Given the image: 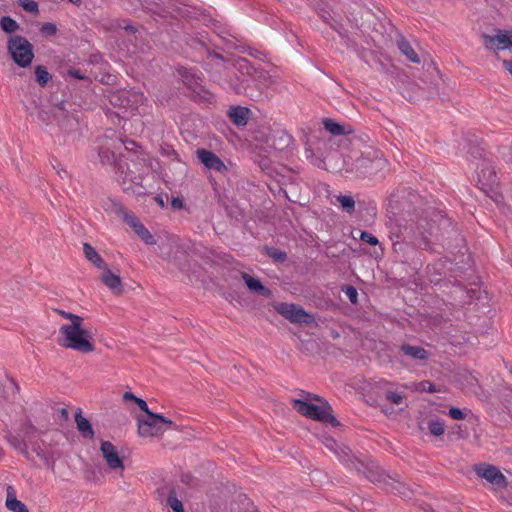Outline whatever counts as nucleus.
<instances>
[{"instance_id": "f257e3e1", "label": "nucleus", "mask_w": 512, "mask_h": 512, "mask_svg": "<svg viewBox=\"0 0 512 512\" xmlns=\"http://www.w3.org/2000/svg\"><path fill=\"white\" fill-rule=\"evenodd\" d=\"M385 226L393 254L402 262L412 260L418 250L431 249L437 229L448 249L459 248L464 242L457 225L432 207L389 216Z\"/></svg>"}, {"instance_id": "f03ea898", "label": "nucleus", "mask_w": 512, "mask_h": 512, "mask_svg": "<svg viewBox=\"0 0 512 512\" xmlns=\"http://www.w3.org/2000/svg\"><path fill=\"white\" fill-rule=\"evenodd\" d=\"M158 161L148 153L140 151L125 165H118L116 175L123 191L131 195H144L146 188L143 185L145 175L157 172Z\"/></svg>"}, {"instance_id": "7ed1b4c3", "label": "nucleus", "mask_w": 512, "mask_h": 512, "mask_svg": "<svg viewBox=\"0 0 512 512\" xmlns=\"http://www.w3.org/2000/svg\"><path fill=\"white\" fill-rule=\"evenodd\" d=\"M53 98H26L23 103L27 111L39 122L45 125L52 124L55 120L60 126L74 128L78 120L69 116L66 106L69 104L66 100L52 101Z\"/></svg>"}, {"instance_id": "20e7f679", "label": "nucleus", "mask_w": 512, "mask_h": 512, "mask_svg": "<svg viewBox=\"0 0 512 512\" xmlns=\"http://www.w3.org/2000/svg\"><path fill=\"white\" fill-rule=\"evenodd\" d=\"M84 319L74 323L63 324L59 328L58 344L61 347L82 353L94 351L91 334L83 327Z\"/></svg>"}, {"instance_id": "39448f33", "label": "nucleus", "mask_w": 512, "mask_h": 512, "mask_svg": "<svg viewBox=\"0 0 512 512\" xmlns=\"http://www.w3.org/2000/svg\"><path fill=\"white\" fill-rule=\"evenodd\" d=\"M476 181L479 188L489 196L496 204H501L504 197L499 190V179L493 161L484 158L476 168Z\"/></svg>"}, {"instance_id": "423d86ee", "label": "nucleus", "mask_w": 512, "mask_h": 512, "mask_svg": "<svg viewBox=\"0 0 512 512\" xmlns=\"http://www.w3.org/2000/svg\"><path fill=\"white\" fill-rule=\"evenodd\" d=\"M292 406L301 415L319 421L329 423L333 427H339L341 424L333 415V408L329 402L315 404L304 400H292Z\"/></svg>"}, {"instance_id": "0eeeda50", "label": "nucleus", "mask_w": 512, "mask_h": 512, "mask_svg": "<svg viewBox=\"0 0 512 512\" xmlns=\"http://www.w3.org/2000/svg\"><path fill=\"white\" fill-rule=\"evenodd\" d=\"M338 460L349 470L355 471L359 475H363L369 480L370 471L374 470L377 463L370 458H359L352 453L347 446L339 447L336 450Z\"/></svg>"}, {"instance_id": "6e6552de", "label": "nucleus", "mask_w": 512, "mask_h": 512, "mask_svg": "<svg viewBox=\"0 0 512 512\" xmlns=\"http://www.w3.org/2000/svg\"><path fill=\"white\" fill-rule=\"evenodd\" d=\"M7 51L12 60L22 68L28 67L34 58L33 45L20 35L8 38Z\"/></svg>"}, {"instance_id": "1a4fd4ad", "label": "nucleus", "mask_w": 512, "mask_h": 512, "mask_svg": "<svg viewBox=\"0 0 512 512\" xmlns=\"http://www.w3.org/2000/svg\"><path fill=\"white\" fill-rule=\"evenodd\" d=\"M387 161L374 152L362 155L354 160L351 170L358 178H372L386 167Z\"/></svg>"}, {"instance_id": "9d476101", "label": "nucleus", "mask_w": 512, "mask_h": 512, "mask_svg": "<svg viewBox=\"0 0 512 512\" xmlns=\"http://www.w3.org/2000/svg\"><path fill=\"white\" fill-rule=\"evenodd\" d=\"M171 424V420L151 412L137 418L138 435L142 438L157 437L164 433Z\"/></svg>"}, {"instance_id": "9b49d317", "label": "nucleus", "mask_w": 512, "mask_h": 512, "mask_svg": "<svg viewBox=\"0 0 512 512\" xmlns=\"http://www.w3.org/2000/svg\"><path fill=\"white\" fill-rule=\"evenodd\" d=\"M369 481L382 484L390 493L400 495L402 497H409V489L407 486L403 482L386 474L378 464L374 470L370 471Z\"/></svg>"}, {"instance_id": "f8f14e48", "label": "nucleus", "mask_w": 512, "mask_h": 512, "mask_svg": "<svg viewBox=\"0 0 512 512\" xmlns=\"http://www.w3.org/2000/svg\"><path fill=\"white\" fill-rule=\"evenodd\" d=\"M111 107H106L107 115H115L117 118L127 120L137 114H141L140 106L136 105V98H111Z\"/></svg>"}, {"instance_id": "ddd939ff", "label": "nucleus", "mask_w": 512, "mask_h": 512, "mask_svg": "<svg viewBox=\"0 0 512 512\" xmlns=\"http://www.w3.org/2000/svg\"><path fill=\"white\" fill-rule=\"evenodd\" d=\"M275 309L280 315L289 320L291 323L309 324L313 320V317L302 307L293 303H279Z\"/></svg>"}, {"instance_id": "4468645a", "label": "nucleus", "mask_w": 512, "mask_h": 512, "mask_svg": "<svg viewBox=\"0 0 512 512\" xmlns=\"http://www.w3.org/2000/svg\"><path fill=\"white\" fill-rule=\"evenodd\" d=\"M495 31L496 34L493 36L488 34L482 35L485 48L492 51L512 50V31L503 32L500 29Z\"/></svg>"}, {"instance_id": "2eb2a0df", "label": "nucleus", "mask_w": 512, "mask_h": 512, "mask_svg": "<svg viewBox=\"0 0 512 512\" xmlns=\"http://www.w3.org/2000/svg\"><path fill=\"white\" fill-rule=\"evenodd\" d=\"M475 472L478 476L486 479L497 489L505 488L507 486L506 477L496 466L490 464H480L475 468Z\"/></svg>"}, {"instance_id": "dca6fc26", "label": "nucleus", "mask_w": 512, "mask_h": 512, "mask_svg": "<svg viewBox=\"0 0 512 512\" xmlns=\"http://www.w3.org/2000/svg\"><path fill=\"white\" fill-rule=\"evenodd\" d=\"M100 450L103 459L110 469L124 470L123 460L120 458L116 447L110 441H102Z\"/></svg>"}, {"instance_id": "f3484780", "label": "nucleus", "mask_w": 512, "mask_h": 512, "mask_svg": "<svg viewBox=\"0 0 512 512\" xmlns=\"http://www.w3.org/2000/svg\"><path fill=\"white\" fill-rule=\"evenodd\" d=\"M196 154L201 164L209 170L223 172L227 169L224 162L213 151L199 148Z\"/></svg>"}, {"instance_id": "a211bd4d", "label": "nucleus", "mask_w": 512, "mask_h": 512, "mask_svg": "<svg viewBox=\"0 0 512 512\" xmlns=\"http://www.w3.org/2000/svg\"><path fill=\"white\" fill-rule=\"evenodd\" d=\"M205 53L206 58L210 61L209 63L216 62L220 64L224 61V57L212 50L209 44L206 42L205 37L201 33L194 34V53Z\"/></svg>"}, {"instance_id": "6ab92c4d", "label": "nucleus", "mask_w": 512, "mask_h": 512, "mask_svg": "<svg viewBox=\"0 0 512 512\" xmlns=\"http://www.w3.org/2000/svg\"><path fill=\"white\" fill-rule=\"evenodd\" d=\"M463 141L464 142L459 143V145H463V148L467 149V153L473 159L483 162L484 158H488L485 148L481 145V142L475 135H472V137L465 136Z\"/></svg>"}, {"instance_id": "aec40b11", "label": "nucleus", "mask_w": 512, "mask_h": 512, "mask_svg": "<svg viewBox=\"0 0 512 512\" xmlns=\"http://www.w3.org/2000/svg\"><path fill=\"white\" fill-rule=\"evenodd\" d=\"M251 114V109L246 106L234 105L227 110L228 118L237 127L247 125Z\"/></svg>"}, {"instance_id": "412c9836", "label": "nucleus", "mask_w": 512, "mask_h": 512, "mask_svg": "<svg viewBox=\"0 0 512 512\" xmlns=\"http://www.w3.org/2000/svg\"><path fill=\"white\" fill-rule=\"evenodd\" d=\"M238 69L242 73H246L251 76H255L259 79L264 80V84L266 86H269L273 83V80L271 79L270 75L264 71L263 69H259L254 67L247 59L245 58H239L236 62Z\"/></svg>"}, {"instance_id": "4be33fe9", "label": "nucleus", "mask_w": 512, "mask_h": 512, "mask_svg": "<svg viewBox=\"0 0 512 512\" xmlns=\"http://www.w3.org/2000/svg\"><path fill=\"white\" fill-rule=\"evenodd\" d=\"M269 145L275 150L283 151L293 144V137L285 130L276 129L269 137Z\"/></svg>"}, {"instance_id": "5701e85b", "label": "nucleus", "mask_w": 512, "mask_h": 512, "mask_svg": "<svg viewBox=\"0 0 512 512\" xmlns=\"http://www.w3.org/2000/svg\"><path fill=\"white\" fill-rule=\"evenodd\" d=\"M241 276L244 283L252 293L265 298H270L272 296V291L263 285L258 278H255L246 272H242Z\"/></svg>"}, {"instance_id": "b1692460", "label": "nucleus", "mask_w": 512, "mask_h": 512, "mask_svg": "<svg viewBox=\"0 0 512 512\" xmlns=\"http://www.w3.org/2000/svg\"><path fill=\"white\" fill-rule=\"evenodd\" d=\"M104 272L101 274L100 279L103 284L110 289L113 294L119 295L123 292V286L121 283L120 276L114 274L108 267L103 269Z\"/></svg>"}, {"instance_id": "393cba45", "label": "nucleus", "mask_w": 512, "mask_h": 512, "mask_svg": "<svg viewBox=\"0 0 512 512\" xmlns=\"http://www.w3.org/2000/svg\"><path fill=\"white\" fill-rule=\"evenodd\" d=\"M399 351L403 356L412 360L425 361L429 358V352L421 346L404 343L399 346Z\"/></svg>"}, {"instance_id": "a878e982", "label": "nucleus", "mask_w": 512, "mask_h": 512, "mask_svg": "<svg viewBox=\"0 0 512 512\" xmlns=\"http://www.w3.org/2000/svg\"><path fill=\"white\" fill-rule=\"evenodd\" d=\"M322 124L324 129L333 136H341L352 133V129L349 126L341 125L332 118H323Z\"/></svg>"}, {"instance_id": "bb28decb", "label": "nucleus", "mask_w": 512, "mask_h": 512, "mask_svg": "<svg viewBox=\"0 0 512 512\" xmlns=\"http://www.w3.org/2000/svg\"><path fill=\"white\" fill-rule=\"evenodd\" d=\"M75 423L78 431L84 438L92 439L94 431L90 421L82 415V411L78 409L75 413Z\"/></svg>"}, {"instance_id": "cd10ccee", "label": "nucleus", "mask_w": 512, "mask_h": 512, "mask_svg": "<svg viewBox=\"0 0 512 512\" xmlns=\"http://www.w3.org/2000/svg\"><path fill=\"white\" fill-rule=\"evenodd\" d=\"M397 47L400 52L407 57V59L412 63H420V58L415 50L412 48L409 41L402 35H400L397 40Z\"/></svg>"}, {"instance_id": "c85d7f7f", "label": "nucleus", "mask_w": 512, "mask_h": 512, "mask_svg": "<svg viewBox=\"0 0 512 512\" xmlns=\"http://www.w3.org/2000/svg\"><path fill=\"white\" fill-rule=\"evenodd\" d=\"M83 253L87 260H89L95 267L99 269H106V262L89 243L83 244Z\"/></svg>"}, {"instance_id": "c756f323", "label": "nucleus", "mask_w": 512, "mask_h": 512, "mask_svg": "<svg viewBox=\"0 0 512 512\" xmlns=\"http://www.w3.org/2000/svg\"><path fill=\"white\" fill-rule=\"evenodd\" d=\"M6 507L12 512H29L25 504L16 498L12 487L7 488Z\"/></svg>"}, {"instance_id": "7c9ffc66", "label": "nucleus", "mask_w": 512, "mask_h": 512, "mask_svg": "<svg viewBox=\"0 0 512 512\" xmlns=\"http://www.w3.org/2000/svg\"><path fill=\"white\" fill-rule=\"evenodd\" d=\"M99 157L102 164L113 165L116 170L117 166L120 165V163H117L116 154L110 150V147L108 145L104 143L101 144L99 148Z\"/></svg>"}, {"instance_id": "2f4dec72", "label": "nucleus", "mask_w": 512, "mask_h": 512, "mask_svg": "<svg viewBox=\"0 0 512 512\" xmlns=\"http://www.w3.org/2000/svg\"><path fill=\"white\" fill-rule=\"evenodd\" d=\"M170 261L177 266L181 271L188 272L189 271V257L186 251L176 250L172 256Z\"/></svg>"}, {"instance_id": "473e14b6", "label": "nucleus", "mask_w": 512, "mask_h": 512, "mask_svg": "<svg viewBox=\"0 0 512 512\" xmlns=\"http://www.w3.org/2000/svg\"><path fill=\"white\" fill-rule=\"evenodd\" d=\"M115 212L121 216L124 221L133 229L136 230L139 225H141V222L138 220V218L128 212L122 205L115 204Z\"/></svg>"}, {"instance_id": "72a5a7b5", "label": "nucleus", "mask_w": 512, "mask_h": 512, "mask_svg": "<svg viewBox=\"0 0 512 512\" xmlns=\"http://www.w3.org/2000/svg\"><path fill=\"white\" fill-rule=\"evenodd\" d=\"M166 505L173 510V512H184L183 503L174 488L168 491Z\"/></svg>"}, {"instance_id": "f704fd0d", "label": "nucleus", "mask_w": 512, "mask_h": 512, "mask_svg": "<svg viewBox=\"0 0 512 512\" xmlns=\"http://www.w3.org/2000/svg\"><path fill=\"white\" fill-rule=\"evenodd\" d=\"M263 253L271 258L274 263H283L287 260V253L273 246H264Z\"/></svg>"}, {"instance_id": "c9c22d12", "label": "nucleus", "mask_w": 512, "mask_h": 512, "mask_svg": "<svg viewBox=\"0 0 512 512\" xmlns=\"http://www.w3.org/2000/svg\"><path fill=\"white\" fill-rule=\"evenodd\" d=\"M0 28L8 34H12L20 29V26L16 20L10 16H3L0 19Z\"/></svg>"}, {"instance_id": "e433bc0d", "label": "nucleus", "mask_w": 512, "mask_h": 512, "mask_svg": "<svg viewBox=\"0 0 512 512\" xmlns=\"http://www.w3.org/2000/svg\"><path fill=\"white\" fill-rule=\"evenodd\" d=\"M337 201L340 204V207L343 211L351 214L355 210V200L350 195H339L337 196Z\"/></svg>"}, {"instance_id": "4c0bfd02", "label": "nucleus", "mask_w": 512, "mask_h": 512, "mask_svg": "<svg viewBox=\"0 0 512 512\" xmlns=\"http://www.w3.org/2000/svg\"><path fill=\"white\" fill-rule=\"evenodd\" d=\"M35 77L40 86H45L51 80V74L47 71L46 67L42 65L35 67Z\"/></svg>"}, {"instance_id": "58836bf2", "label": "nucleus", "mask_w": 512, "mask_h": 512, "mask_svg": "<svg viewBox=\"0 0 512 512\" xmlns=\"http://www.w3.org/2000/svg\"><path fill=\"white\" fill-rule=\"evenodd\" d=\"M428 430L433 436H441L444 433V424L438 419L428 421Z\"/></svg>"}, {"instance_id": "ea45409f", "label": "nucleus", "mask_w": 512, "mask_h": 512, "mask_svg": "<svg viewBox=\"0 0 512 512\" xmlns=\"http://www.w3.org/2000/svg\"><path fill=\"white\" fill-rule=\"evenodd\" d=\"M194 21L197 20L201 22L202 24L208 26L212 22V18L209 14H206L205 10L202 8L194 5Z\"/></svg>"}, {"instance_id": "a19ab883", "label": "nucleus", "mask_w": 512, "mask_h": 512, "mask_svg": "<svg viewBox=\"0 0 512 512\" xmlns=\"http://www.w3.org/2000/svg\"><path fill=\"white\" fill-rule=\"evenodd\" d=\"M177 77L183 82V84L187 87H190L192 85V73L189 69L185 67H179L177 68Z\"/></svg>"}, {"instance_id": "79ce46f5", "label": "nucleus", "mask_w": 512, "mask_h": 512, "mask_svg": "<svg viewBox=\"0 0 512 512\" xmlns=\"http://www.w3.org/2000/svg\"><path fill=\"white\" fill-rule=\"evenodd\" d=\"M134 231L146 244L152 245L155 243L152 234L144 227L143 224L139 225Z\"/></svg>"}, {"instance_id": "37998d69", "label": "nucleus", "mask_w": 512, "mask_h": 512, "mask_svg": "<svg viewBox=\"0 0 512 512\" xmlns=\"http://www.w3.org/2000/svg\"><path fill=\"white\" fill-rule=\"evenodd\" d=\"M301 394H302L303 398H299L298 400H304L306 402H311V403H313V401H315V402H318V404L328 402L322 396L317 395V394H313V393H310V392H306L304 390L301 391Z\"/></svg>"}, {"instance_id": "c03bdc74", "label": "nucleus", "mask_w": 512, "mask_h": 512, "mask_svg": "<svg viewBox=\"0 0 512 512\" xmlns=\"http://www.w3.org/2000/svg\"><path fill=\"white\" fill-rule=\"evenodd\" d=\"M416 389L420 392H428V393H435V392H438V389L436 388V386L434 385V383H432L431 381L429 380H423L421 382H419L417 384V387Z\"/></svg>"}, {"instance_id": "a18cd8bd", "label": "nucleus", "mask_w": 512, "mask_h": 512, "mask_svg": "<svg viewBox=\"0 0 512 512\" xmlns=\"http://www.w3.org/2000/svg\"><path fill=\"white\" fill-rule=\"evenodd\" d=\"M18 4L25 10L31 13L38 12V4L34 0H19Z\"/></svg>"}, {"instance_id": "49530a36", "label": "nucleus", "mask_w": 512, "mask_h": 512, "mask_svg": "<svg viewBox=\"0 0 512 512\" xmlns=\"http://www.w3.org/2000/svg\"><path fill=\"white\" fill-rule=\"evenodd\" d=\"M360 240L368 243L371 246H376L379 244V240L377 239V237L369 233L368 231H361Z\"/></svg>"}, {"instance_id": "de8ad7c7", "label": "nucleus", "mask_w": 512, "mask_h": 512, "mask_svg": "<svg viewBox=\"0 0 512 512\" xmlns=\"http://www.w3.org/2000/svg\"><path fill=\"white\" fill-rule=\"evenodd\" d=\"M343 291L352 304H356L358 302V291L355 287L348 285Z\"/></svg>"}, {"instance_id": "09e8293b", "label": "nucleus", "mask_w": 512, "mask_h": 512, "mask_svg": "<svg viewBox=\"0 0 512 512\" xmlns=\"http://www.w3.org/2000/svg\"><path fill=\"white\" fill-rule=\"evenodd\" d=\"M54 312L57 313L58 315H60L61 317H63L64 319L69 320V323H74L76 321H80V319L82 318L79 315H76L71 312L61 310V309H54Z\"/></svg>"}, {"instance_id": "8fccbe9b", "label": "nucleus", "mask_w": 512, "mask_h": 512, "mask_svg": "<svg viewBox=\"0 0 512 512\" xmlns=\"http://www.w3.org/2000/svg\"><path fill=\"white\" fill-rule=\"evenodd\" d=\"M40 31L45 36H53L57 32V27L54 23L47 22L41 26Z\"/></svg>"}, {"instance_id": "3c124183", "label": "nucleus", "mask_w": 512, "mask_h": 512, "mask_svg": "<svg viewBox=\"0 0 512 512\" xmlns=\"http://www.w3.org/2000/svg\"><path fill=\"white\" fill-rule=\"evenodd\" d=\"M386 399L392 404L399 405L402 403L403 397L398 392L388 391L385 395Z\"/></svg>"}, {"instance_id": "603ef678", "label": "nucleus", "mask_w": 512, "mask_h": 512, "mask_svg": "<svg viewBox=\"0 0 512 512\" xmlns=\"http://www.w3.org/2000/svg\"><path fill=\"white\" fill-rule=\"evenodd\" d=\"M498 152L507 163H512V142L509 148L500 147Z\"/></svg>"}, {"instance_id": "864d4df0", "label": "nucleus", "mask_w": 512, "mask_h": 512, "mask_svg": "<svg viewBox=\"0 0 512 512\" xmlns=\"http://www.w3.org/2000/svg\"><path fill=\"white\" fill-rule=\"evenodd\" d=\"M448 415L454 420H462L466 416V414L458 407H451Z\"/></svg>"}, {"instance_id": "5fc2aeb1", "label": "nucleus", "mask_w": 512, "mask_h": 512, "mask_svg": "<svg viewBox=\"0 0 512 512\" xmlns=\"http://www.w3.org/2000/svg\"><path fill=\"white\" fill-rule=\"evenodd\" d=\"M122 144L124 145L125 149L127 151H135L138 148V144L133 140H121Z\"/></svg>"}, {"instance_id": "6e6d98bb", "label": "nucleus", "mask_w": 512, "mask_h": 512, "mask_svg": "<svg viewBox=\"0 0 512 512\" xmlns=\"http://www.w3.org/2000/svg\"><path fill=\"white\" fill-rule=\"evenodd\" d=\"M135 403L140 408V410L145 413V415H148L149 413H151V411L148 408V405H147L146 401H144L142 398L138 397L136 399Z\"/></svg>"}, {"instance_id": "4d7b16f0", "label": "nucleus", "mask_w": 512, "mask_h": 512, "mask_svg": "<svg viewBox=\"0 0 512 512\" xmlns=\"http://www.w3.org/2000/svg\"><path fill=\"white\" fill-rule=\"evenodd\" d=\"M171 205L174 209H181L183 207V200L179 197H175L172 199Z\"/></svg>"}, {"instance_id": "13d9d810", "label": "nucleus", "mask_w": 512, "mask_h": 512, "mask_svg": "<svg viewBox=\"0 0 512 512\" xmlns=\"http://www.w3.org/2000/svg\"><path fill=\"white\" fill-rule=\"evenodd\" d=\"M68 74L76 79H83L84 75L78 69H69Z\"/></svg>"}, {"instance_id": "bf43d9fd", "label": "nucleus", "mask_w": 512, "mask_h": 512, "mask_svg": "<svg viewBox=\"0 0 512 512\" xmlns=\"http://www.w3.org/2000/svg\"><path fill=\"white\" fill-rule=\"evenodd\" d=\"M137 398H138L137 396H135L132 392H129V391H127V392H125L123 394V400L124 401H133V402H135Z\"/></svg>"}, {"instance_id": "052dcab7", "label": "nucleus", "mask_w": 512, "mask_h": 512, "mask_svg": "<svg viewBox=\"0 0 512 512\" xmlns=\"http://www.w3.org/2000/svg\"><path fill=\"white\" fill-rule=\"evenodd\" d=\"M150 10H151L153 13L160 15L161 17H164L166 13H169L168 11H166V10L162 9L161 7H159V5H158V4H156L155 9H154V8H151Z\"/></svg>"}, {"instance_id": "680f3d73", "label": "nucleus", "mask_w": 512, "mask_h": 512, "mask_svg": "<svg viewBox=\"0 0 512 512\" xmlns=\"http://www.w3.org/2000/svg\"><path fill=\"white\" fill-rule=\"evenodd\" d=\"M503 67L512 75V60H504Z\"/></svg>"}, {"instance_id": "e2e57ef3", "label": "nucleus", "mask_w": 512, "mask_h": 512, "mask_svg": "<svg viewBox=\"0 0 512 512\" xmlns=\"http://www.w3.org/2000/svg\"><path fill=\"white\" fill-rule=\"evenodd\" d=\"M270 165V160L269 158H263L261 161H260V167L262 170H265L269 167Z\"/></svg>"}, {"instance_id": "0e129e2a", "label": "nucleus", "mask_w": 512, "mask_h": 512, "mask_svg": "<svg viewBox=\"0 0 512 512\" xmlns=\"http://www.w3.org/2000/svg\"><path fill=\"white\" fill-rule=\"evenodd\" d=\"M154 199H155L156 203H157L160 207H162V208H163V207L165 206L164 198H163V196H162V195H157V196H155V198H154Z\"/></svg>"}, {"instance_id": "69168bd1", "label": "nucleus", "mask_w": 512, "mask_h": 512, "mask_svg": "<svg viewBox=\"0 0 512 512\" xmlns=\"http://www.w3.org/2000/svg\"><path fill=\"white\" fill-rule=\"evenodd\" d=\"M249 55H251L255 58H258V59H261L262 56H264V54L258 50H253V51L249 52Z\"/></svg>"}, {"instance_id": "338daca9", "label": "nucleus", "mask_w": 512, "mask_h": 512, "mask_svg": "<svg viewBox=\"0 0 512 512\" xmlns=\"http://www.w3.org/2000/svg\"><path fill=\"white\" fill-rule=\"evenodd\" d=\"M124 29L132 34H134L137 31V29L132 25H127L124 27Z\"/></svg>"}, {"instance_id": "774afa93", "label": "nucleus", "mask_w": 512, "mask_h": 512, "mask_svg": "<svg viewBox=\"0 0 512 512\" xmlns=\"http://www.w3.org/2000/svg\"><path fill=\"white\" fill-rule=\"evenodd\" d=\"M234 93L241 94V87L239 86V87L234 88Z\"/></svg>"}]
</instances>
